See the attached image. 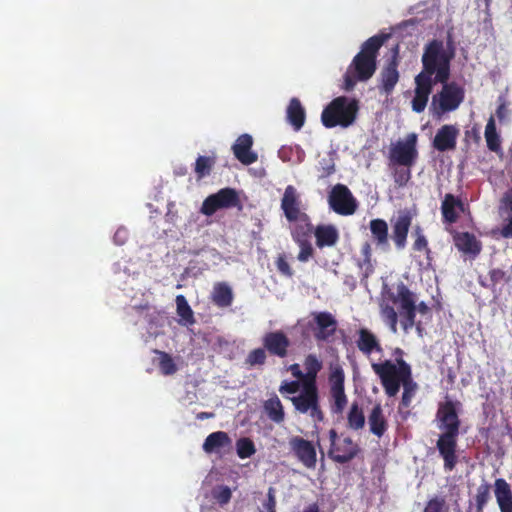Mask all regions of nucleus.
<instances>
[{"label":"nucleus","instance_id":"nucleus-1","mask_svg":"<svg viewBox=\"0 0 512 512\" xmlns=\"http://www.w3.org/2000/svg\"><path fill=\"white\" fill-rule=\"evenodd\" d=\"M454 56V50L447 49L441 40L433 39L424 46L422 70L414 78V96L411 100L414 112L422 113L425 110L434 85L450 79Z\"/></svg>","mask_w":512,"mask_h":512},{"label":"nucleus","instance_id":"nucleus-2","mask_svg":"<svg viewBox=\"0 0 512 512\" xmlns=\"http://www.w3.org/2000/svg\"><path fill=\"white\" fill-rule=\"evenodd\" d=\"M458 406L459 402L446 400L439 403L436 412L437 427L441 431L436 441V449L447 472L453 471L458 463L457 447L461 426Z\"/></svg>","mask_w":512,"mask_h":512},{"label":"nucleus","instance_id":"nucleus-3","mask_svg":"<svg viewBox=\"0 0 512 512\" xmlns=\"http://www.w3.org/2000/svg\"><path fill=\"white\" fill-rule=\"evenodd\" d=\"M399 304L400 313L403 316L402 327L408 331L415 325L416 299L415 294L403 283L396 285V290L384 285L379 303L380 314L383 321L393 333L397 332L398 315L394 305Z\"/></svg>","mask_w":512,"mask_h":512},{"label":"nucleus","instance_id":"nucleus-4","mask_svg":"<svg viewBox=\"0 0 512 512\" xmlns=\"http://www.w3.org/2000/svg\"><path fill=\"white\" fill-rule=\"evenodd\" d=\"M388 38V34H377L361 45L344 75L345 90L350 91L357 82H366L372 78L377 69L379 50Z\"/></svg>","mask_w":512,"mask_h":512},{"label":"nucleus","instance_id":"nucleus-5","mask_svg":"<svg viewBox=\"0 0 512 512\" xmlns=\"http://www.w3.org/2000/svg\"><path fill=\"white\" fill-rule=\"evenodd\" d=\"M373 372L378 376L387 397H395L401 386L412 376V368L402 357L392 360H384L371 364Z\"/></svg>","mask_w":512,"mask_h":512},{"label":"nucleus","instance_id":"nucleus-6","mask_svg":"<svg viewBox=\"0 0 512 512\" xmlns=\"http://www.w3.org/2000/svg\"><path fill=\"white\" fill-rule=\"evenodd\" d=\"M359 111V101L355 98L339 96L334 98L322 111L321 121L324 127L334 128L351 126Z\"/></svg>","mask_w":512,"mask_h":512},{"label":"nucleus","instance_id":"nucleus-7","mask_svg":"<svg viewBox=\"0 0 512 512\" xmlns=\"http://www.w3.org/2000/svg\"><path fill=\"white\" fill-rule=\"evenodd\" d=\"M441 89L435 93L430 102L429 114L434 120H441L444 115L456 111L465 99V89L455 81L438 82Z\"/></svg>","mask_w":512,"mask_h":512},{"label":"nucleus","instance_id":"nucleus-8","mask_svg":"<svg viewBox=\"0 0 512 512\" xmlns=\"http://www.w3.org/2000/svg\"><path fill=\"white\" fill-rule=\"evenodd\" d=\"M287 399L291 401L297 413L308 415L315 423L324 421L325 414L320 404L318 385L303 384L297 395L287 397Z\"/></svg>","mask_w":512,"mask_h":512},{"label":"nucleus","instance_id":"nucleus-9","mask_svg":"<svg viewBox=\"0 0 512 512\" xmlns=\"http://www.w3.org/2000/svg\"><path fill=\"white\" fill-rule=\"evenodd\" d=\"M417 143L418 135L414 132L392 143L388 153L389 166L413 167L419 157Z\"/></svg>","mask_w":512,"mask_h":512},{"label":"nucleus","instance_id":"nucleus-10","mask_svg":"<svg viewBox=\"0 0 512 512\" xmlns=\"http://www.w3.org/2000/svg\"><path fill=\"white\" fill-rule=\"evenodd\" d=\"M330 447L328 457L335 463L346 464L354 460L361 452V448L350 436L339 435L335 429L328 431Z\"/></svg>","mask_w":512,"mask_h":512},{"label":"nucleus","instance_id":"nucleus-11","mask_svg":"<svg viewBox=\"0 0 512 512\" xmlns=\"http://www.w3.org/2000/svg\"><path fill=\"white\" fill-rule=\"evenodd\" d=\"M233 207H242L239 195L235 189L226 187L209 195L203 201L200 211L206 216H212L220 209H229Z\"/></svg>","mask_w":512,"mask_h":512},{"label":"nucleus","instance_id":"nucleus-12","mask_svg":"<svg viewBox=\"0 0 512 512\" xmlns=\"http://www.w3.org/2000/svg\"><path fill=\"white\" fill-rule=\"evenodd\" d=\"M345 374L341 367H335L329 375V401L332 414L341 415L348 403L345 393Z\"/></svg>","mask_w":512,"mask_h":512},{"label":"nucleus","instance_id":"nucleus-13","mask_svg":"<svg viewBox=\"0 0 512 512\" xmlns=\"http://www.w3.org/2000/svg\"><path fill=\"white\" fill-rule=\"evenodd\" d=\"M328 204L335 213L342 216L353 215L358 208L357 200L344 184H336L331 189Z\"/></svg>","mask_w":512,"mask_h":512},{"label":"nucleus","instance_id":"nucleus-14","mask_svg":"<svg viewBox=\"0 0 512 512\" xmlns=\"http://www.w3.org/2000/svg\"><path fill=\"white\" fill-rule=\"evenodd\" d=\"M281 209L288 222L308 219V214L302 210L300 193L293 185H288L285 188L281 199Z\"/></svg>","mask_w":512,"mask_h":512},{"label":"nucleus","instance_id":"nucleus-15","mask_svg":"<svg viewBox=\"0 0 512 512\" xmlns=\"http://www.w3.org/2000/svg\"><path fill=\"white\" fill-rule=\"evenodd\" d=\"M290 451L307 469H315L317 452L313 442L300 436H293L288 441Z\"/></svg>","mask_w":512,"mask_h":512},{"label":"nucleus","instance_id":"nucleus-16","mask_svg":"<svg viewBox=\"0 0 512 512\" xmlns=\"http://www.w3.org/2000/svg\"><path fill=\"white\" fill-rule=\"evenodd\" d=\"M399 66V55H398V46L394 48V53L392 57L387 61L380 72V85L379 90L386 94L390 95L395 86L397 85L400 74L398 71Z\"/></svg>","mask_w":512,"mask_h":512},{"label":"nucleus","instance_id":"nucleus-17","mask_svg":"<svg viewBox=\"0 0 512 512\" xmlns=\"http://www.w3.org/2000/svg\"><path fill=\"white\" fill-rule=\"evenodd\" d=\"M459 133V128L456 125L445 124L441 126L432 140L433 148L438 152L455 150Z\"/></svg>","mask_w":512,"mask_h":512},{"label":"nucleus","instance_id":"nucleus-18","mask_svg":"<svg viewBox=\"0 0 512 512\" xmlns=\"http://www.w3.org/2000/svg\"><path fill=\"white\" fill-rule=\"evenodd\" d=\"M262 343L270 355L279 358H286L288 356L291 342L283 331L278 330L266 333L263 336Z\"/></svg>","mask_w":512,"mask_h":512},{"label":"nucleus","instance_id":"nucleus-19","mask_svg":"<svg viewBox=\"0 0 512 512\" xmlns=\"http://www.w3.org/2000/svg\"><path fill=\"white\" fill-rule=\"evenodd\" d=\"M412 224V216L409 212L403 211L395 219L391 220L392 240L398 250H403L407 244V236Z\"/></svg>","mask_w":512,"mask_h":512},{"label":"nucleus","instance_id":"nucleus-20","mask_svg":"<svg viewBox=\"0 0 512 512\" xmlns=\"http://www.w3.org/2000/svg\"><path fill=\"white\" fill-rule=\"evenodd\" d=\"M313 319L316 324L314 337L317 341H328L337 330V320L329 312H314Z\"/></svg>","mask_w":512,"mask_h":512},{"label":"nucleus","instance_id":"nucleus-21","mask_svg":"<svg viewBox=\"0 0 512 512\" xmlns=\"http://www.w3.org/2000/svg\"><path fill=\"white\" fill-rule=\"evenodd\" d=\"M202 449L207 454L225 455L232 449V439L227 432H212L206 437Z\"/></svg>","mask_w":512,"mask_h":512},{"label":"nucleus","instance_id":"nucleus-22","mask_svg":"<svg viewBox=\"0 0 512 512\" xmlns=\"http://www.w3.org/2000/svg\"><path fill=\"white\" fill-rule=\"evenodd\" d=\"M252 145V137L249 134H242L232 146L236 159L244 165H250L257 161V154L251 150Z\"/></svg>","mask_w":512,"mask_h":512},{"label":"nucleus","instance_id":"nucleus-23","mask_svg":"<svg viewBox=\"0 0 512 512\" xmlns=\"http://www.w3.org/2000/svg\"><path fill=\"white\" fill-rule=\"evenodd\" d=\"M357 335L355 343L361 353L366 356H370L373 352L382 353L381 343L371 330L362 327L357 331Z\"/></svg>","mask_w":512,"mask_h":512},{"label":"nucleus","instance_id":"nucleus-24","mask_svg":"<svg viewBox=\"0 0 512 512\" xmlns=\"http://www.w3.org/2000/svg\"><path fill=\"white\" fill-rule=\"evenodd\" d=\"M459 212H464V203L460 198L447 193L441 203L443 221L448 224L456 223Z\"/></svg>","mask_w":512,"mask_h":512},{"label":"nucleus","instance_id":"nucleus-25","mask_svg":"<svg viewBox=\"0 0 512 512\" xmlns=\"http://www.w3.org/2000/svg\"><path fill=\"white\" fill-rule=\"evenodd\" d=\"M368 424L370 433L378 438L383 437L387 432L389 423L380 403H376L370 410Z\"/></svg>","mask_w":512,"mask_h":512},{"label":"nucleus","instance_id":"nucleus-26","mask_svg":"<svg viewBox=\"0 0 512 512\" xmlns=\"http://www.w3.org/2000/svg\"><path fill=\"white\" fill-rule=\"evenodd\" d=\"M494 495L500 512H512V489L503 478H497L494 482Z\"/></svg>","mask_w":512,"mask_h":512},{"label":"nucleus","instance_id":"nucleus-27","mask_svg":"<svg viewBox=\"0 0 512 512\" xmlns=\"http://www.w3.org/2000/svg\"><path fill=\"white\" fill-rule=\"evenodd\" d=\"M314 236L316 246L319 249L324 247H333L339 241V232L332 224H321L315 227Z\"/></svg>","mask_w":512,"mask_h":512},{"label":"nucleus","instance_id":"nucleus-28","mask_svg":"<svg viewBox=\"0 0 512 512\" xmlns=\"http://www.w3.org/2000/svg\"><path fill=\"white\" fill-rule=\"evenodd\" d=\"M454 244L459 251L473 256H477L482 249L480 241L469 232L457 233L454 236Z\"/></svg>","mask_w":512,"mask_h":512},{"label":"nucleus","instance_id":"nucleus-29","mask_svg":"<svg viewBox=\"0 0 512 512\" xmlns=\"http://www.w3.org/2000/svg\"><path fill=\"white\" fill-rule=\"evenodd\" d=\"M211 299L217 307H229L234 299L233 291L227 283L218 282L213 287Z\"/></svg>","mask_w":512,"mask_h":512},{"label":"nucleus","instance_id":"nucleus-30","mask_svg":"<svg viewBox=\"0 0 512 512\" xmlns=\"http://www.w3.org/2000/svg\"><path fill=\"white\" fill-rule=\"evenodd\" d=\"M287 120L298 131L305 123V109L298 98H292L287 107Z\"/></svg>","mask_w":512,"mask_h":512},{"label":"nucleus","instance_id":"nucleus-31","mask_svg":"<svg viewBox=\"0 0 512 512\" xmlns=\"http://www.w3.org/2000/svg\"><path fill=\"white\" fill-rule=\"evenodd\" d=\"M372 238L378 247H388V224L385 220L377 218L372 219L369 223Z\"/></svg>","mask_w":512,"mask_h":512},{"label":"nucleus","instance_id":"nucleus-32","mask_svg":"<svg viewBox=\"0 0 512 512\" xmlns=\"http://www.w3.org/2000/svg\"><path fill=\"white\" fill-rule=\"evenodd\" d=\"M365 426V414L363 408L357 401H353L347 413V427L358 431Z\"/></svg>","mask_w":512,"mask_h":512},{"label":"nucleus","instance_id":"nucleus-33","mask_svg":"<svg viewBox=\"0 0 512 512\" xmlns=\"http://www.w3.org/2000/svg\"><path fill=\"white\" fill-rule=\"evenodd\" d=\"M305 381L303 384L317 385V375L321 371L323 365L317 355L309 354L304 360Z\"/></svg>","mask_w":512,"mask_h":512},{"label":"nucleus","instance_id":"nucleus-34","mask_svg":"<svg viewBox=\"0 0 512 512\" xmlns=\"http://www.w3.org/2000/svg\"><path fill=\"white\" fill-rule=\"evenodd\" d=\"M264 410L273 422L281 423L285 419L283 405L277 395H273L264 403Z\"/></svg>","mask_w":512,"mask_h":512},{"label":"nucleus","instance_id":"nucleus-35","mask_svg":"<svg viewBox=\"0 0 512 512\" xmlns=\"http://www.w3.org/2000/svg\"><path fill=\"white\" fill-rule=\"evenodd\" d=\"M360 258L357 260V266L361 271L363 278H368L374 272L372 264V248L368 242H365L360 249Z\"/></svg>","mask_w":512,"mask_h":512},{"label":"nucleus","instance_id":"nucleus-36","mask_svg":"<svg viewBox=\"0 0 512 512\" xmlns=\"http://www.w3.org/2000/svg\"><path fill=\"white\" fill-rule=\"evenodd\" d=\"M484 135L488 149L495 153L500 152L501 139L496 130V124L493 116H490V118L487 121Z\"/></svg>","mask_w":512,"mask_h":512},{"label":"nucleus","instance_id":"nucleus-37","mask_svg":"<svg viewBox=\"0 0 512 512\" xmlns=\"http://www.w3.org/2000/svg\"><path fill=\"white\" fill-rule=\"evenodd\" d=\"M502 202L506 207L508 216L506 223L500 229V235L505 239H512V189L504 194Z\"/></svg>","mask_w":512,"mask_h":512},{"label":"nucleus","instance_id":"nucleus-38","mask_svg":"<svg viewBox=\"0 0 512 512\" xmlns=\"http://www.w3.org/2000/svg\"><path fill=\"white\" fill-rule=\"evenodd\" d=\"M401 387H403L401 401L399 403V410L407 409L410 407L412 403V399L414 398L418 384L413 380V377L406 381Z\"/></svg>","mask_w":512,"mask_h":512},{"label":"nucleus","instance_id":"nucleus-39","mask_svg":"<svg viewBox=\"0 0 512 512\" xmlns=\"http://www.w3.org/2000/svg\"><path fill=\"white\" fill-rule=\"evenodd\" d=\"M175 301L177 314L185 321L186 324H193L195 322L193 311L185 296L177 295Z\"/></svg>","mask_w":512,"mask_h":512},{"label":"nucleus","instance_id":"nucleus-40","mask_svg":"<svg viewBox=\"0 0 512 512\" xmlns=\"http://www.w3.org/2000/svg\"><path fill=\"white\" fill-rule=\"evenodd\" d=\"M297 223L291 231L292 239L294 238H309L314 233V227L311 223L310 217L308 219H298Z\"/></svg>","mask_w":512,"mask_h":512},{"label":"nucleus","instance_id":"nucleus-41","mask_svg":"<svg viewBox=\"0 0 512 512\" xmlns=\"http://www.w3.org/2000/svg\"><path fill=\"white\" fill-rule=\"evenodd\" d=\"M216 163L215 157L199 156L195 162V173L199 179L210 174Z\"/></svg>","mask_w":512,"mask_h":512},{"label":"nucleus","instance_id":"nucleus-42","mask_svg":"<svg viewBox=\"0 0 512 512\" xmlns=\"http://www.w3.org/2000/svg\"><path fill=\"white\" fill-rule=\"evenodd\" d=\"M155 353L160 356L159 369L163 375H173L177 371V366L170 354L164 351L155 350Z\"/></svg>","mask_w":512,"mask_h":512},{"label":"nucleus","instance_id":"nucleus-43","mask_svg":"<svg viewBox=\"0 0 512 512\" xmlns=\"http://www.w3.org/2000/svg\"><path fill=\"white\" fill-rule=\"evenodd\" d=\"M236 452L239 458H250L256 453L254 442L248 437H242L236 441Z\"/></svg>","mask_w":512,"mask_h":512},{"label":"nucleus","instance_id":"nucleus-44","mask_svg":"<svg viewBox=\"0 0 512 512\" xmlns=\"http://www.w3.org/2000/svg\"><path fill=\"white\" fill-rule=\"evenodd\" d=\"M412 236L415 238L413 243V249L415 251H424L427 255V258H429V255L431 253V249L428 246V240L426 236L424 235L423 229L421 226L416 225L413 228Z\"/></svg>","mask_w":512,"mask_h":512},{"label":"nucleus","instance_id":"nucleus-45","mask_svg":"<svg viewBox=\"0 0 512 512\" xmlns=\"http://www.w3.org/2000/svg\"><path fill=\"white\" fill-rule=\"evenodd\" d=\"M490 488L491 486L486 482L478 486L475 495L477 512H483L484 507L488 503L490 499Z\"/></svg>","mask_w":512,"mask_h":512},{"label":"nucleus","instance_id":"nucleus-46","mask_svg":"<svg viewBox=\"0 0 512 512\" xmlns=\"http://www.w3.org/2000/svg\"><path fill=\"white\" fill-rule=\"evenodd\" d=\"M489 276L490 284H485L481 282V285L483 287H489L491 289H494L497 284L507 283L510 281V276L507 274V272L500 268L491 269L489 271Z\"/></svg>","mask_w":512,"mask_h":512},{"label":"nucleus","instance_id":"nucleus-47","mask_svg":"<svg viewBox=\"0 0 512 512\" xmlns=\"http://www.w3.org/2000/svg\"><path fill=\"white\" fill-rule=\"evenodd\" d=\"M393 180L398 187H404L411 179V168L403 166H394Z\"/></svg>","mask_w":512,"mask_h":512},{"label":"nucleus","instance_id":"nucleus-48","mask_svg":"<svg viewBox=\"0 0 512 512\" xmlns=\"http://www.w3.org/2000/svg\"><path fill=\"white\" fill-rule=\"evenodd\" d=\"M301 390V381L300 380H292V381H283L279 386L280 394L287 399V397L295 396L297 392Z\"/></svg>","mask_w":512,"mask_h":512},{"label":"nucleus","instance_id":"nucleus-49","mask_svg":"<svg viewBox=\"0 0 512 512\" xmlns=\"http://www.w3.org/2000/svg\"><path fill=\"white\" fill-rule=\"evenodd\" d=\"M266 349L263 348H256L249 352L246 363L250 366L255 365H263L266 362Z\"/></svg>","mask_w":512,"mask_h":512},{"label":"nucleus","instance_id":"nucleus-50","mask_svg":"<svg viewBox=\"0 0 512 512\" xmlns=\"http://www.w3.org/2000/svg\"><path fill=\"white\" fill-rule=\"evenodd\" d=\"M275 265H276L278 272L281 275H283L285 277H289V278H291L293 276L294 272H293L292 268L290 267L285 254H280L277 257V259L275 261Z\"/></svg>","mask_w":512,"mask_h":512},{"label":"nucleus","instance_id":"nucleus-51","mask_svg":"<svg viewBox=\"0 0 512 512\" xmlns=\"http://www.w3.org/2000/svg\"><path fill=\"white\" fill-rule=\"evenodd\" d=\"M319 172L321 178H327L335 172V163L332 158H323L319 161Z\"/></svg>","mask_w":512,"mask_h":512},{"label":"nucleus","instance_id":"nucleus-52","mask_svg":"<svg viewBox=\"0 0 512 512\" xmlns=\"http://www.w3.org/2000/svg\"><path fill=\"white\" fill-rule=\"evenodd\" d=\"M213 496L220 505H225L230 501L232 492L228 486H221Z\"/></svg>","mask_w":512,"mask_h":512},{"label":"nucleus","instance_id":"nucleus-53","mask_svg":"<svg viewBox=\"0 0 512 512\" xmlns=\"http://www.w3.org/2000/svg\"><path fill=\"white\" fill-rule=\"evenodd\" d=\"M445 501L444 499L435 497L427 502L424 512H442Z\"/></svg>","mask_w":512,"mask_h":512},{"label":"nucleus","instance_id":"nucleus-54","mask_svg":"<svg viewBox=\"0 0 512 512\" xmlns=\"http://www.w3.org/2000/svg\"><path fill=\"white\" fill-rule=\"evenodd\" d=\"M314 255V248L312 244H309L306 247H302V249L299 251L297 255V259L300 262H307L310 258H312Z\"/></svg>","mask_w":512,"mask_h":512},{"label":"nucleus","instance_id":"nucleus-55","mask_svg":"<svg viewBox=\"0 0 512 512\" xmlns=\"http://www.w3.org/2000/svg\"><path fill=\"white\" fill-rule=\"evenodd\" d=\"M288 370L291 372L292 376L296 378V380L301 381V386H303L305 381V373H303L300 369V365L298 363L291 364Z\"/></svg>","mask_w":512,"mask_h":512},{"label":"nucleus","instance_id":"nucleus-56","mask_svg":"<svg viewBox=\"0 0 512 512\" xmlns=\"http://www.w3.org/2000/svg\"><path fill=\"white\" fill-rule=\"evenodd\" d=\"M275 504H276L275 498L270 490L269 494H268V500L264 504V507L267 509L268 512H275Z\"/></svg>","mask_w":512,"mask_h":512},{"label":"nucleus","instance_id":"nucleus-57","mask_svg":"<svg viewBox=\"0 0 512 512\" xmlns=\"http://www.w3.org/2000/svg\"><path fill=\"white\" fill-rule=\"evenodd\" d=\"M419 312L420 314H428L430 312V308L425 302H420L418 305H416V312Z\"/></svg>","mask_w":512,"mask_h":512},{"label":"nucleus","instance_id":"nucleus-58","mask_svg":"<svg viewBox=\"0 0 512 512\" xmlns=\"http://www.w3.org/2000/svg\"><path fill=\"white\" fill-rule=\"evenodd\" d=\"M293 241L298 245L300 250L302 249V247H306L309 244H311L309 238H294Z\"/></svg>","mask_w":512,"mask_h":512},{"label":"nucleus","instance_id":"nucleus-59","mask_svg":"<svg viewBox=\"0 0 512 512\" xmlns=\"http://www.w3.org/2000/svg\"><path fill=\"white\" fill-rule=\"evenodd\" d=\"M470 134L472 135L476 143H478L481 140L479 131L476 128H472L471 131H466V137L470 136Z\"/></svg>","mask_w":512,"mask_h":512},{"label":"nucleus","instance_id":"nucleus-60","mask_svg":"<svg viewBox=\"0 0 512 512\" xmlns=\"http://www.w3.org/2000/svg\"><path fill=\"white\" fill-rule=\"evenodd\" d=\"M303 512H320V508L317 503H312V504L308 505L307 507H305Z\"/></svg>","mask_w":512,"mask_h":512},{"label":"nucleus","instance_id":"nucleus-61","mask_svg":"<svg viewBox=\"0 0 512 512\" xmlns=\"http://www.w3.org/2000/svg\"><path fill=\"white\" fill-rule=\"evenodd\" d=\"M213 416H214V414L211 412H200L197 414V419L204 420V419L212 418Z\"/></svg>","mask_w":512,"mask_h":512},{"label":"nucleus","instance_id":"nucleus-62","mask_svg":"<svg viewBox=\"0 0 512 512\" xmlns=\"http://www.w3.org/2000/svg\"><path fill=\"white\" fill-rule=\"evenodd\" d=\"M166 221L167 222H173L174 221V218H175V214L171 213V211L169 210L167 213H166Z\"/></svg>","mask_w":512,"mask_h":512},{"label":"nucleus","instance_id":"nucleus-63","mask_svg":"<svg viewBox=\"0 0 512 512\" xmlns=\"http://www.w3.org/2000/svg\"><path fill=\"white\" fill-rule=\"evenodd\" d=\"M394 356H395V359L399 358V357L403 358V350L400 348H396L394 351Z\"/></svg>","mask_w":512,"mask_h":512},{"label":"nucleus","instance_id":"nucleus-64","mask_svg":"<svg viewBox=\"0 0 512 512\" xmlns=\"http://www.w3.org/2000/svg\"><path fill=\"white\" fill-rule=\"evenodd\" d=\"M503 109H504V105H500V106L497 108V111H496L497 116H498L500 119H501V118H503V116H504V115H503Z\"/></svg>","mask_w":512,"mask_h":512}]
</instances>
